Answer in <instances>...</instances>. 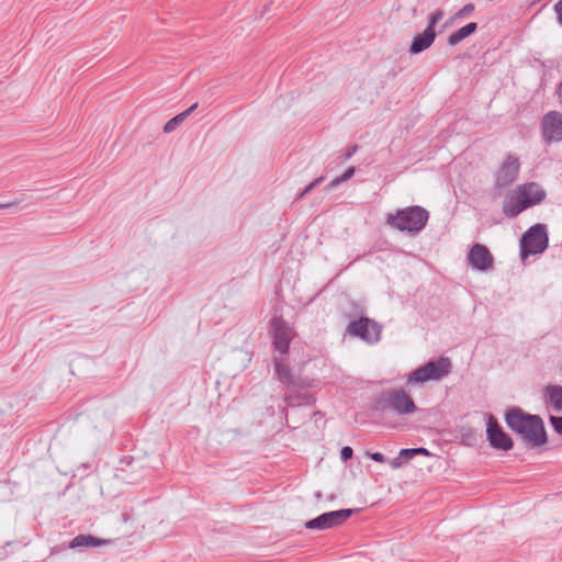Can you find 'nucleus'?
<instances>
[{"instance_id": "22", "label": "nucleus", "mask_w": 562, "mask_h": 562, "mask_svg": "<svg viewBox=\"0 0 562 562\" xmlns=\"http://www.w3.org/2000/svg\"><path fill=\"white\" fill-rule=\"evenodd\" d=\"M473 10H474V5L472 3H468V4L463 5L458 12H456L451 16V21H456L463 16H467V15L471 14L473 12Z\"/></svg>"}, {"instance_id": "23", "label": "nucleus", "mask_w": 562, "mask_h": 562, "mask_svg": "<svg viewBox=\"0 0 562 562\" xmlns=\"http://www.w3.org/2000/svg\"><path fill=\"white\" fill-rule=\"evenodd\" d=\"M304 397L301 394H285L284 401L288 406H297L303 403Z\"/></svg>"}, {"instance_id": "35", "label": "nucleus", "mask_w": 562, "mask_h": 562, "mask_svg": "<svg viewBox=\"0 0 562 562\" xmlns=\"http://www.w3.org/2000/svg\"><path fill=\"white\" fill-rule=\"evenodd\" d=\"M15 205V203H0V210Z\"/></svg>"}, {"instance_id": "6", "label": "nucleus", "mask_w": 562, "mask_h": 562, "mask_svg": "<svg viewBox=\"0 0 562 562\" xmlns=\"http://www.w3.org/2000/svg\"><path fill=\"white\" fill-rule=\"evenodd\" d=\"M382 327L373 319L361 317L347 326V333L359 337L368 344H375L381 338Z\"/></svg>"}, {"instance_id": "2", "label": "nucleus", "mask_w": 562, "mask_h": 562, "mask_svg": "<svg viewBox=\"0 0 562 562\" xmlns=\"http://www.w3.org/2000/svg\"><path fill=\"white\" fill-rule=\"evenodd\" d=\"M429 218V213L422 206L414 205L395 213H389L385 223L393 229L417 234L424 229Z\"/></svg>"}, {"instance_id": "12", "label": "nucleus", "mask_w": 562, "mask_h": 562, "mask_svg": "<svg viewBox=\"0 0 562 562\" xmlns=\"http://www.w3.org/2000/svg\"><path fill=\"white\" fill-rule=\"evenodd\" d=\"M519 159L515 156H507L496 175V186L507 187L514 182L519 172Z\"/></svg>"}, {"instance_id": "7", "label": "nucleus", "mask_w": 562, "mask_h": 562, "mask_svg": "<svg viewBox=\"0 0 562 562\" xmlns=\"http://www.w3.org/2000/svg\"><path fill=\"white\" fill-rule=\"evenodd\" d=\"M356 510L355 509H339L328 512L319 515L318 517L308 520L305 524L307 529L325 530L342 525Z\"/></svg>"}, {"instance_id": "32", "label": "nucleus", "mask_w": 562, "mask_h": 562, "mask_svg": "<svg viewBox=\"0 0 562 562\" xmlns=\"http://www.w3.org/2000/svg\"><path fill=\"white\" fill-rule=\"evenodd\" d=\"M411 451L414 452V456H417V454L429 456V452L426 448H411Z\"/></svg>"}, {"instance_id": "20", "label": "nucleus", "mask_w": 562, "mask_h": 562, "mask_svg": "<svg viewBox=\"0 0 562 562\" xmlns=\"http://www.w3.org/2000/svg\"><path fill=\"white\" fill-rule=\"evenodd\" d=\"M198 108V103L192 104L186 111L179 113L178 115L170 119L164 126L165 133L173 132L179 124H181L195 109Z\"/></svg>"}, {"instance_id": "16", "label": "nucleus", "mask_w": 562, "mask_h": 562, "mask_svg": "<svg viewBox=\"0 0 562 562\" xmlns=\"http://www.w3.org/2000/svg\"><path fill=\"white\" fill-rule=\"evenodd\" d=\"M518 190L524 196V199L527 200V203H529V207L541 203L546 198L544 190L538 183L535 182L519 186Z\"/></svg>"}, {"instance_id": "21", "label": "nucleus", "mask_w": 562, "mask_h": 562, "mask_svg": "<svg viewBox=\"0 0 562 562\" xmlns=\"http://www.w3.org/2000/svg\"><path fill=\"white\" fill-rule=\"evenodd\" d=\"M442 18L443 11L440 9L435 10L427 18V27H430V30H435L437 23L440 22Z\"/></svg>"}, {"instance_id": "4", "label": "nucleus", "mask_w": 562, "mask_h": 562, "mask_svg": "<svg viewBox=\"0 0 562 562\" xmlns=\"http://www.w3.org/2000/svg\"><path fill=\"white\" fill-rule=\"evenodd\" d=\"M549 244L547 227L544 224H536L527 229L520 239V257L543 252Z\"/></svg>"}, {"instance_id": "18", "label": "nucleus", "mask_w": 562, "mask_h": 562, "mask_svg": "<svg viewBox=\"0 0 562 562\" xmlns=\"http://www.w3.org/2000/svg\"><path fill=\"white\" fill-rule=\"evenodd\" d=\"M109 542V540L97 538L92 535H78L70 541L69 548L76 549L80 547H98L108 544Z\"/></svg>"}, {"instance_id": "9", "label": "nucleus", "mask_w": 562, "mask_h": 562, "mask_svg": "<svg viewBox=\"0 0 562 562\" xmlns=\"http://www.w3.org/2000/svg\"><path fill=\"white\" fill-rule=\"evenodd\" d=\"M271 334L273 347L280 355H285L293 339V329L281 317H274L271 321Z\"/></svg>"}, {"instance_id": "1", "label": "nucleus", "mask_w": 562, "mask_h": 562, "mask_svg": "<svg viewBox=\"0 0 562 562\" xmlns=\"http://www.w3.org/2000/svg\"><path fill=\"white\" fill-rule=\"evenodd\" d=\"M505 422L529 448H537L547 442L544 425L538 415H530L519 407H513L507 411Z\"/></svg>"}, {"instance_id": "36", "label": "nucleus", "mask_w": 562, "mask_h": 562, "mask_svg": "<svg viewBox=\"0 0 562 562\" xmlns=\"http://www.w3.org/2000/svg\"><path fill=\"white\" fill-rule=\"evenodd\" d=\"M454 21H451V18L445 23L443 27H448L451 23Z\"/></svg>"}, {"instance_id": "13", "label": "nucleus", "mask_w": 562, "mask_h": 562, "mask_svg": "<svg viewBox=\"0 0 562 562\" xmlns=\"http://www.w3.org/2000/svg\"><path fill=\"white\" fill-rule=\"evenodd\" d=\"M529 207V203L524 199L519 190L508 193L503 203V212L506 216L513 218L520 212Z\"/></svg>"}, {"instance_id": "24", "label": "nucleus", "mask_w": 562, "mask_h": 562, "mask_svg": "<svg viewBox=\"0 0 562 562\" xmlns=\"http://www.w3.org/2000/svg\"><path fill=\"white\" fill-rule=\"evenodd\" d=\"M355 173V167L348 168L340 177L333 180L331 186L349 180Z\"/></svg>"}, {"instance_id": "25", "label": "nucleus", "mask_w": 562, "mask_h": 562, "mask_svg": "<svg viewBox=\"0 0 562 562\" xmlns=\"http://www.w3.org/2000/svg\"><path fill=\"white\" fill-rule=\"evenodd\" d=\"M550 423L553 427V429L562 435V416L561 417H558V416H551L550 417Z\"/></svg>"}, {"instance_id": "34", "label": "nucleus", "mask_w": 562, "mask_h": 562, "mask_svg": "<svg viewBox=\"0 0 562 562\" xmlns=\"http://www.w3.org/2000/svg\"><path fill=\"white\" fill-rule=\"evenodd\" d=\"M558 95H559L560 103L562 104V82L560 83V86L558 88Z\"/></svg>"}, {"instance_id": "5", "label": "nucleus", "mask_w": 562, "mask_h": 562, "mask_svg": "<svg viewBox=\"0 0 562 562\" xmlns=\"http://www.w3.org/2000/svg\"><path fill=\"white\" fill-rule=\"evenodd\" d=\"M383 407L400 415L413 414L417 407L412 397L403 389H394L383 393Z\"/></svg>"}, {"instance_id": "26", "label": "nucleus", "mask_w": 562, "mask_h": 562, "mask_svg": "<svg viewBox=\"0 0 562 562\" xmlns=\"http://www.w3.org/2000/svg\"><path fill=\"white\" fill-rule=\"evenodd\" d=\"M323 181V177H319L312 181L300 194V198H303L305 194H307L314 187H316L318 183Z\"/></svg>"}, {"instance_id": "10", "label": "nucleus", "mask_w": 562, "mask_h": 562, "mask_svg": "<svg viewBox=\"0 0 562 562\" xmlns=\"http://www.w3.org/2000/svg\"><path fill=\"white\" fill-rule=\"evenodd\" d=\"M486 436L490 445L494 449L508 451L513 448L512 438L502 429L493 415H488L487 417Z\"/></svg>"}, {"instance_id": "29", "label": "nucleus", "mask_w": 562, "mask_h": 562, "mask_svg": "<svg viewBox=\"0 0 562 562\" xmlns=\"http://www.w3.org/2000/svg\"><path fill=\"white\" fill-rule=\"evenodd\" d=\"M405 464V461L401 459V456L398 454L396 458L390 461V465L393 469H400Z\"/></svg>"}, {"instance_id": "3", "label": "nucleus", "mask_w": 562, "mask_h": 562, "mask_svg": "<svg viewBox=\"0 0 562 562\" xmlns=\"http://www.w3.org/2000/svg\"><path fill=\"white\" fill-rule=\"evenodd\" d=\"M451 371L449 358L440 357L412 371L407 376L408 384H419L428 381H439Z\"/></svg>"}, {"instance_id": "11", "label": "nucleus", "mask_w": 562, "mask_h": 562, "mask_svg": "<svg viewBox=\"0 0 562 562\" xmlns=\"http://www.w3.org/2000/svg\"><path fill=\"white\" fill-rule=\"evenodd\" d=\"M468 260L470 265L480 271H486L493 268V256L486 246L475 244L469 251Z\"/></svg>"}, {"instance_id": "14", "label": "nucleus", "mask_w": 562, "mask_h": 562, "mask_svg": "<svg viewBox=\"0 0 562 562\" xmlns=\"http://www.w3.org/2000/svg\"><path fill=\"white\" fill-rule=\"evenodd\" d=\"M437 36L436 30L427 27L416 36H414L408 52L411 55H417L428 49L435 42Z\"/></svg>"}, {"instance_id": "28", "label": "nucleus", "mask_w": 562, "mask_h": 562, "mask_svg": "<svg viewBox=\"0 0 562 562\" xmlns=\"http://www.w3.org/2000/svg\"><path fill=\"white\" fill-rule=\"evenodd\" d=\"M352 449L350 447H344L340 451V458L344 461L349 460L352 457Z\"/></svg>"}, {"instance_id": "31", "label": "nucleus", "mask_w": 562, "mask_h": 562, "mask_svg": "<svg viewBox=\"0 0 562 562\" xmlns=\"http://www.w3.org/2000/svg\"><path fill=\"white\" fill-rule=\"evenodd\" d=\"M554 10L558 15V22L562 25V0H559L554 5Z\"/></svg>"}, {"instance_id": "33", "label": "nucleus", "mask_w": 562, "mask_h": 562, "mask_svg": "<svg viewBox=\"0 0 562 562\" xmlns=\"http://www.w3.org/2000/svg\"><path fill=\"white\" fill-rule=\"evenodd\" d=\"M357 149H358V147L356 145L350 147L348 149V151L346 153L345 158L349 159L357 151Z\"/></svg>"}, {"instance_id": "8", "label": "nucleus", "mask_w": 562, "mask_h": 562, "mask_svg": "<svg viewBox=\"0 0 562 562\" xmlns=\"http://www.w3.org/2000/svg\"><path fill=\"white\" fill-rule=\"evenodd\" d=\"M541 135L546 143L562 142V113L549 111L541 120Z\"/></svg>"}, {"instance_id": "30", "label": "nucleus", "mask_w": 562, "mask_h": 562, "mask_svg": "<svg viewBox=\"0 0 562 562\" xmlns=\"http://www.w3.org/2000/svg\"><path fill=\"white\" fill-rule=\"evenodd\" d=\"M367 454H368V457L370 459H372L375 462H380L381 463V462L385 461V458H384V456L381 452H372V453H367Z\"/></svg>"}, {"instance_id": "19", "label": "nucleus", "mask_w": 562, "mask_h": 562, "mask_svg": "<svg viewBox=\"0 0 562 562\" xmlns=\"http://www.w3.org/2000/svg\"><path fill=\"white\" fill-rule=\"evenodd\" d=\"M547 401L553 406V408L558 412L562 411V386L560 385H550L546 389Z\"/></svg>"}, {"instance_id": "15", "label": "nucleus", "mask_w": 562, "mask_h": 562, "mask_svg": "<svg viewBox=\"0 0 562 562\" xmlns=\"http://www.w3.org/2000/svg\"><path fill=\"white\" fill-rule=\"evenodd\" d=\"M274 373L277 379L286 387L295 386L297 384L295 375L292 373L291 368L285 363L281 357H276Z\"/></svg>"}, {"instance_id": "17", "label": "nucleus", "mask_w": 562, "mask_h": 562, "mask_svg": "<svg viewBox=\"0 0 562 562\" xmlns=\"http://www.w3.org/2000/svg\"><path fill=\"white\" fill-rule=\"evenodd\" d=\"M477 30V24L474 22L468 23L467 25L462 26L461 29L452 32L448 36V44L450 46H456L459 43H461L463 40L468 38L472 34H474Z\"/></svg>"}, {"instance_id": "27", "label": "nucleus", "mask_w": 562, "mask_h": 562, "mask_svg": "<svg viewBox=\"0 0 562 562\" xmlns=\"http://www.w3.org/2000/svg\"><path fill=\"white\" fill-rule=\"evenodd\" d=\"M401 459H403L406 462L412 460L415 456L414 452L411 451V449H402L400 451Z\"/></svg>"}]
</instances>
